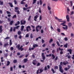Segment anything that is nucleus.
Masks as SVG:
<instances>
[{
  "mask_svg": "<svg viewBox=\"0 0 74 74\" xmlns=\"http://www.w3.org/2000/svg\"><path fill=\"white\" fill-rule=\"evenodd\" d=\"M28 61V60L27 58H25L23 60L24 63H26Z\"/></svg>",
  "mask_w": 74,
  "mask_h": 74,
  "instance_id": "obj_11",
  "label": "nucleus"
},
{
  "mask_svg": "<svg viewBox=\"0 0 74 74\" xmlns=\"http://www.w3.org/2000/svg\"><path fill=\"white\" fill-rule=\"evenodd\" d=\"M60 49L59 48H57L56 49V52L57 53H58Z\"/></svg>",
  "mask_w": 74,
  "mask_h": 74,
  "instance_id": "obj_60",
  "label": "nucleus"
},
{
  "mask_svg": "<svg viewBox=\"0 0 74 74\" xmlns=\"http://www.w3.org/2000/svg\"><path fill=\"white\" fill-rule=\"evenodd\" d=\"M55 18L56 20H58V21L59 22H64V21H61L62 20V19H59L57 16H55Z\"/></svg>",
  "mask_w": 74,
  "mask_h": 74,
  "instance_id": "obj_3",
  "label": "nucleus"
},
{
  "mask_svg": "<svg viewBox=\"0 0 74 74\" xmlns=\"http://www.w3.org/2000/svg\"><path fill=\"white\" fill-rule=\"evenodd\" d=\"M34 49V48L32 47V48H31V47H29V51H31V50H33Z\"/></svg>",
  "mask_w": 74,
  "mask_h": 74,
  "instance_id": "obj_25",
  "label": "nucleus"
},
{
  "mask_svg": "<svg viewBox=\"0 0 74 74\" xmlns=\"http://www.w3.org/2000/svg\"><path fill=\"white\" fill-rule=\"evenodd\" d=\"M62 28L64 30H65V29H66V30H67V29H68V27L67 26H66L65 28L64 27H63Z\"/></svg>",
  "mask_w": 74,
  "mask_h": 74,
  "instance_id": "obj_17",
  "label": "nucleus"
},
{
  "mask_svg": "<svg viewBox=\"0 0 74 74\" xmlns=\"http://www.w3.org/2000/svg\"><path fill=\"white\" fill-rule=\"evenodd\" d=\"M71 58V56L69 55L68 56V58L69 59H70Z\"/></svg>",
  "mask_w": 74,
  "mask_h": 74,
  "instance_id": "obj_64",
  "label": "nucleus"
},
{
  "mask_svg": "<svg viewBox=\"0 0 74 74\" xmlns=\"http://www.w3.org/2000/svg\"><path fill=\"white\" fill-rule=\"evenodd\" d=\"M21 34V32L20 31H18V34L19 35H20Z\"/></svg>",
  "mask_w": 74,
  "mask_h": 74,
  "instance_id": "obj_42",
  "label": "nucleus"
},
{
  "mask_svg": "<svg viewBox=\"0 0 74 74\" xmlns=\"http://www.w3.org/2000/svg\"><path fill=\"white\" fill-rule=\"evenodd\" d=\"M67 51V52H69L70 54H72V49H68Z\"/></svg>",
  "mask_w": 74,
  "mask_h": 74,
  "instance_id": "obj_10",
  "label": "nucleus"
},
{
  "mask_svg": "<svg viewBox=\"0 0 74 74\" xmlns=\"http://www.w3.org/2000/svg\"><path fill=\"white\" fill-rule=\"evenodd\" d=\"M52 53L54 54L55 53V51L54 50H53L52 51Z\"/></svg>",
  "mask_w": 74,
  "mask_h": 74,
  "instance_id": "obj_63",
  "label": "nucleus"
},
{
  "mask_svg": "<svg viewBox=\"0 0 74 74\" xmlns=\"http://www.w3.org/2000/svg\"><path fill=\"white\" fill-rule=\"evenodd\" d=\"M72 23H69L68 24V27H71L72 26Z\"/></svg>",
  "mask_w": 74,
  "mask_h": 74,
  "instance_id": "obj_15",
  "label": "nucleus"
},
{
  "mask_svg": "<svg viewBox=\"0 0 74 74\" xmlns=\"http://www.w3.org/2000/svg\"><path fill=\"white\" fill-rule=\"evenodd\" d=\"M56 43L58 46L59 47L60 46V45L58 41H57L56 42Z\"/></svg>",
  "mask_w": 74,
  "mask_h": 74,
  "instance_id": "obj_33",
  "label": "nucleus"
},
{
  "mask_svg": "<svg viewBox=\"0 0 74 74\" xmlns=\"http://www.w3.org/2000/svg\"><path fill=\"white\" fill-rule=\"evenodd\" d=\"M24 50V48H19L18 49V50H20L21 51H23Z\"/></svg>",
  "mask_w": 74,
  "mask_h": 74,
  "instance_id": "obj_32",
  "label": "nucleus"
},
{
  "mask_svg": "<svg viewBox=\"0 0 74 74\" xmlns=\"http://www.w3.org/2000/svg\"><path fill=\"white\" fill-rule=\"evenodd\" d=\"M68 64L69 62L67 61H66V63H65V62H63V64L64 65H66V64Z\"/></svg>",
  "mask_w": 74,
  "mask_h": 74,
  "instance_id": "obj_28",
  "label": "nucleus"
},
{
  "mask_svg": "<svg viewBox=\"0 0 74 74\" xmlns=\"http://www.w3.org/2000/svg\"><path fill=\"white\" fill-rule=\"evenodd\" d=\"M17 18V16L16 14L14 15L12 17L13 19H14V18Z\"/></svg>",
  "mask_w": 74,
  "mask_h": 74,
  "instance_id": "obj_36",
  "label": "nucleus"
},
{
  "mask_svg": "<svg viewBox=\"0 0 74 74\" xmlns=\"http://www.w3.org/2000/svg\"><path fill=\"white\" fill-rule=\"evenodd\" d=\"M2 26L1 25L0 26V33H1L2 31L3 30L2 29Z\"/></svg>",
  "mask_w": 74,
  "mask_h": 74,
  "instance_id": "obj_23",
  "label": "nucleus"
},
{
  "mask_svg": "<svg viewBox=\"0 0 74 74\" xmlns=\"http://www.w3.org/2000/svg\"><path fill=\"white\" fill-rule=\"evenodd\" d=\"M43 3V2L41 0H40V5H42V4Z\"/></svg>",
  "mask_w": 74,
  "mask_h": 74,
  "instance_id": "obj_40",
  "label": "nucleus"
},
{
  "mask_svg": "<svg viewBox=\"0 0 74 74\" xmlns=\"http://www.w3.org/2000/svg\"><path fill=\"white\" fill-rule=\"evenodd\" d=\"M39 17L38 16V15H36L35 16H34V20L35 21H37V19H38Z\"/></svg>",
  "mask_w": 74,
  "mask_h": 74,
  "instance_id": "obj_7",
  "label": "nucleus"
},
{
  "mask_svg": "<svg viewBox=\"0 0 74 74\" xmlns=\"http://www.w3.org/2000/svg\"><path fill=\"white\" fill-rule=\"evenodd\" d=\"M29 37V35L28 34H27L25 36V38H28Z\"/></svg>",
  "mask_w": 74,
  "mask_h": 74,
  "instance_id": "obj_53",
  "label": "nucleus"
},
{
  "mask_svg": "<svg viewBox=\"0 0 74 74\" xmlns=\"http://www.w3.org/2000/svg\"><path fill=\"white\" fill-rule=\"evenodd\" d=\"M13 31V27H11L10 29V32H12Z\"/></svg>",
  "mask_w": 74,
  "mask_h": 74,
  "instance_id": "obj_48",
  "label": "nucleus"
},
{
  "mask_svg": "<svg viewBox=\"0 0 74 74\" xmlns=\"http://www.w3.org/2000/svg\"><path fill=\"white\" fill-rule=\"evenodd\" d=\"M53 41V40L52 38L50 39V40L49 41V43H51Z\"/></svg>",
  "mask_w": 74,
  "mask_h": 74,
  "instance_id": "obj_43",
  "label": "nucleus"
},
{
  "mask_svg": "<svg viewBox=\"0 0 74 74\" xmlns=\"http://www.w3.org/2000/svg\"><path fill=\"white\" fill-rule=\"evenodd\" d=\"M3 1H1V0H0V5H3Z\"/></svg>",
  "mask_w": 74,
  "mask_h": 74,
  "instance_id": "obj_26",
  "label": "nucleus"
},
{
  "mask_svg": "<svg viewBox=\"0 0 74 74\" xmlns=\"http://www.w3.org/2000/svg\"><path fill=\"white\" fill-rule=\"evenodd\" d=\"M13 23H14L13 21H11L10 22V25H12Z\"/></svg>",
  "mask_w": 74,
  "mask_h": 74,
  "instance_id": "obj_18",
  "label": "nucleus"
},
{
  "mask_svg": "<svg viewBox=\"0 0 74 74\" xmlns=\"http://www.w3.org/2000/svg\"><path fill=\"white\" fill-rule=\"evenodd\" d=\"M31 26L32 28L33 29H35V27L34 26H33L32 25H31Z\"/></svg>",
  "mask_w": 74,
  "mask_h": 74,
  "instance_id": "obj_47",
  "label": "nucleus"
},
{
  "mask_svg": "<svg viewBox=\"0 0 74 74\" xmlns=\"http://www.w3.org/2000/svg\"><path fill=\"white\" fill-rule=\"evenodd\" d=\"M24 27H24V26L22 25L21 26V31H23V30H24Z\"/></svg>",
  "mask_w": 74,
  "mask_h": 74,
  "instance_id": "obj_13",
  "label": "nucleus"
},
{
  "mask_svg": "<svg viewBox=\"0 0 74 74\" xmlns=\"http://www.w3.org/2000/svg\"><path fill=\"white\" fill-rule=\"evenodd\" d=\"M51 56V54H49V55H46V57H50Z\"/></svg>",
  "mask_w": 74,
  "mask_h": 74,
  "instance_id": "obj_34",
  "label": "nucleus"
},
{
  "mask_svg": "<svg viewBox=\"0 0 74 74\" xmlns=\"http://www.w3.org/2000/svg\"><path fill=\"white\" fill-rule=\"evenodd\" d=\"M9 44L10 46H11L12 45V41L11 40H10Z\"/></svg>",
  "mask_w": 74,
  "mask_h": 74,
  "instance_id": "obj_29",
  "label": "nucleus"
},
{
  "mask_svg": "<svg viewBox=\"0 0 74 74\" xmlns=\"http://www.w3.org/2000/svg\"><path fill=\"white\" fill-rule=\"evenodd\" d=\"M41 56L42 57V59L43 60H45L46 59V57L45 56L44 53H42Z\"/></svg>",
  "mask_w": 74,
  "mask_h": 74,
  "instance_id": "obj_8",
  "label": "nucleus"
},
{
  "mask_svg": "<svg viewBox=\"0 0 74 74\" xmlns=\"http://www.w3.org/2000/svg\"><path fill=\"white\" fill-rule=\"evenodd\" d=\"M17 62V60H13V63H16Z\"/></svg>",
  "mask_w": 74,
  "mask_h": 74,
  "instance_id": "obj_41",
  "label": "nucleus"
},
{
  "mask_svg": "<svg viewBox=\"0 0 74 74\" xmlns=\"http://www.w3.org/2000/svg\"><path fill=\"white\" fill-rule=\"evenodd\" d=\"M33 35L32 34H30V38L31 39H32L33 38Z\"/></svg>",
  "mask_w": 74,
  "mask_h": 74,
  "instance_id": "obj_46",
  "label": "nucleus"
},
{
  "mask_svg": "<svg viewBox=\"0 0 74 74\" xmlns=\"http://www.w3.org/2000/svg\"><path fill=\"white\" fill-rule=\"evenodd\" d=\"M14 27L16 29H18V28L19 27V26H17L16 27Z\"/></svg>",
  "mask_w": 74,
  "mask_h": 74,
  "instance_id": "obj_56",
  "label": "nucleus"
},
{
  "mask_svg": "<svg viewBox=\"0 0 74 74\" xmlns=\"http://www.w3.org/2000/svg\"><path fill=\"white\" fill-rule=\"evenodd\" d=\"M66 18L67 19V22H70V18H69V16L68 15H66Z\"/></svg>",
  "mask_w": 74,
  "mask_h": 74,
  "instance_id": "obj_9",
  "label": "nucleus"
},
{
  "mask_svg": "<svg viewBox=\"0 0 74 74\" xmlns=\"http://www.w3.org/2000/svg\"><path fill=\"white\" fill-rule=\"evenodd\" d=\"M63 64V62H61L60 63V65H59V71L61 73H63V69H62V64Z\"/></svg>",
  "mask_w": 74,
  "mask_h": 74,
  "instance_id": "obj_1",
  "label": "nucleus"
},
{
  "mask_svg": "<svg viewBox=\"0 0 74 74\" xmlns=\"http://www.w3.org/2000/svg\"><path fill=\"white\" fill-rule=\"evenodd\" d=\"M51 71L53 73H55V70L53 69V68H51Z\"/></svg>",
  "mask_w": 74,
  "mask_h": 74,
  "instance_id": "obj_31",
  "label": "nucleus"
},
{
  "mask_svg": "<svg viewBox=\"0 0 74 74\" xmlns=\"http://www.w3.org/2000/svg\"><path fill=\"white\" fill-rule=\"evenodd\" d=\"M48 10H51V8L50 7V6H48Z\"/></svg>",
  "mask_w": 74,
  "mask_h": 74,
  "instance_id": "obj_59",
  "label": "nucleus"
},
{
  "mask_svg": "<svg viewBox=\"0 0 74 74\" xmlns=\"http://www.w3.org/2000/svg\"><path fill=\"white\" fill-rule=\"evenodd\" d=\"M40 71L39 72V73H42V72H43V70H42V69H40Z\"/></svg>",
  "mask_w": 74,
  "mask_h": 74,
  "instance_id": "obj_45",
  "label": "nucleus"
},
{
  "mask_svg": "<svg viewBox=\"0 0 74 74\" xmlns=\"http://www.w3.org/2000/svg\"><path fill=\"white\" fill-rule=\"evenodd\" d=\"M9 45V44L8 43H7L5 44L4 45V47H7V46H8Z\"/></svg>",
  "mask_w": 74,
  "mask_h": 74,
  "instance_id": "obj_27",
  "label": "nucleus"
},
{
  "mask_svg": "<svg viewBox=\"0 0 74 74\" xmlns=\"http://www.w3.org/2000/svg\"><path fill=\"white\" fill-rule=\"evenodd\" d=\"M52 57L53 58V59H54L55 58V56L53 54H52Z\"/></svg>",
  "mask_w": 74,
  "mask_h": 74,
  "instance_id": "obj_38",
  "label": "nucleus"
},
{
  "mask_svg": "<svg viewBox=\"0 0 74 74\" xmlns=\"http://www.w3.org/2000/svg\"><path fill=\"white\" fill-rule=\"evenodd\" d=\"M14 12H16L17 13V15L20 14L19 11L18 10H14Z\"/></svg>",
  "mask_w": 74,
  "mask_h": 74,
  "instance_id": "obj_16",
  "label": "nucleus"
},
{
  "mask_svg": "<svg viewBox=\"0 0 74 74\" xmlns=\"http://www.w3.org/2000/svg\"><path fill=\"white\" fill-rule=\"evenodd\" d=\"M15 10H19V8L18 7H16L15 8Z\"/></svg>",
  "mask_w": 74,
  "mask_h": 74,
  "instance_id": "obj_54",
  "label": "nucleus"
},
{
  "mask_svg": "<svg viewBox=\"0 0 74 74\" xmlns=\"http://www.w3.org/2000/svg\"><path fill=\"white\" fill-rule=\"evenodd\" d=\"M68 70H69V69H68V68H67V67L64 68V70L65 71H68Z\"/></svg>",
  "mask_w": 74,
  "mask_h": 74,
  "instance_id": "obj_50",
  "label": "nucleus"
},
{
  "mask_svg": "<svg viewBox=\"0 0 74 74\" xmlns=\"http://www.w3.org/2000/svg\"><path fill=\"white\" fill-rule=\"evenodd\" d=\"M31 17H32V16H29V18L28 19V21H30L31 18Z\"/></svg>",
  "mask_w": 74,
  "mask_h": 74,
  "instance_id": "obj_30",
  "label": "nucleus"
},
{
  "mask_svg": "<svg viewBox=\"0 0 74 74\" xmlns=\"http://www.w3.org/2000/svg\"><path fill=\"white\" fill-rule=\"evenodd\" d=\"M38 28H39V29H41L42 28V26L38 25L36 27V30L37 32H38L39 31V30L38 29Z\"/></svg>",
  "mask_w": 74,
  "mask_h": 74,
  "instance_id": "obj_2",
  "label": "nucleus"
},
{
  "mask_svg": "<svg viewBox=\"0 0 74 74\" xmlns=\"http://www.w3.org/2000/svg\"><path fill=\"white\" fill-rule=\"evenodd\" d=\"M45 42V40L44 39L42 40V44H43Z\"/></svg>",
  "mask_w": 74,
  "mask_h": 74,
  "instance_id": "obj_61",
  "label": "nucleus"
},
{
  "mask_svg": "<svg viewBox=\"0 0 74 74\" xmlns=\"http://www.w3.org/2000/svg\"><path fill=\"white\" fill-rule=\"evenodd\" d=\"M24 1L22 0L21 1V4H26V3L24 2Z\"/></svg>",
  "mask_w": 74,
  "mask_h": 74,
  "instance_id": "obj_20",
  "label": "nucleus"
},
{
  "mask_svg": "<svg viewBox=\"0 0 74 74\" xmlns=\"http://www.w3.org/2000/svg\"><path fill=\"white\" fill-rule=\"evenodd\" d=\"M66 23L65 22H64L62 23H61L60 24V25H62V26H63V27H65L66 26V25L64 24H65V23Z\"/></svg>",
  "mask_w": 74,
  "mask_h": 74,
  "instance_id": "obj_14",
  "label": "nucleus"
},
{
  "mask_svg": "<svg viewBox=\"0 0 74 74\" xmlns=\"http://www.w3.org/2000/svg\"><path fill=\"white\" fill-rule=\"evenodd\" d=\"M20 44H18L16 46V47L18 49V50H19V49H20Z\"/></svg>",
  "mask_w": 74,
  "mask_h": 74,
  "instance_id": "obj_19",
  "label": "nucleus"
},
{
  "mask_svg": "<svg viewBox=\"0 0 74 74\" xmlns=\"http://www.w3.org/2000/svg\"><path fill=\"white\" fill-rule=\"evenodd\" d=\"M64 40L65 41H67V40H68V39H67V37H65L64 38Z\"/></svg>",
  "mask_w": 74,
  "mask_h": 74,
  "instance_id": "obj_55",
  "label": "nucleus"
},
{
  "mask_svg": "<svg viewBox=\"0 0 74 74\" xmlns=\"http://www.w3.org/2000/svg\"><path fill=\"white\" fill-rule=\"evenodd\" d=\"M38 47V45L37 44H35L34 45H33V48H36V47Z\"/></svg>",
  "mask_w": 74,
  "mask_h": 74,
  "instance_id": "obj_22",
  "label": "nucleus"
},
{
  "mask_svg": "<svg viewBox=\"0 0 74 74\" xmlns=\"http://www.w3.org/2000/svg\"><path fill=\"white\" fill-rule=\"evenodd\" d=\"M57 31L58 32H61V29L58 28L57 29Z\"/></svg>",
  "mask_w": 74,
  "mask_h": 74,
  "instance_id": "obj_39",
  "label": "nucleus"
},
{
  "mask_svg": "<svg viewBox=\"0 0 74 74\" xmlns=\"http://www.w3.org/2000/svg\"><path fill=\"white\" fill-rule=\"evenodd\" d=\"M54 68L55 70H57L58 69L59 67L58 66H56L54 67Z\"/></svg>",
  "mask_w": 74,
  "mask_h": 74,
  "instance_id": "obj_35",
  "label": "nucleus"
},
{
  "mask_svg": "<svg viewBox=\"0 0 74 74\" xmlns=\"http://www.w3.org/2000/svg\"><path fill=\"white\" fill-rule=\"evenodd\" d=\"M58 59V56H56V58L55 59V61H56Z\"/></svg>",
  "mask_w": 74,
  "mask_h": 74,
  "instance_id": "obj_51",
  "label": "nucleus"
},
{
  "mask_svg": "<svg viewBox=\"0 0 74 74\" xmlns=\"http://www.w3.org/2000/svg\"><path fill=\"white\" fill-rule=\"evenodd\" d=\"M40 65V62H38L37 63V64L36 65L37 66H39Z\"/></svg>",
  "mask_w": 74,
  "mask_h": 74,
  "instance_id": "obj_49",
  "label": "nucleus"
},
{
  "mask_svg": "<svg viewBox=\"0 0 74 74\" xmlns=\"http://www.w3.org/2000/svg\"><path fill=\"white\" fill-rule=\"evenodd\" d=\"M28 29H29V31L31 30V27L29 26H28L26 28V31H27V32H28L29 31V30Z\"/></svg>",
  "mask_w": 74,
  "mask_h": 74,
  "instance_id": "obj_5",
  "label": "nucleus"
},
{
  "mask_svg": "<svg viewBox=\"0 0 74 74\" xmlns=\"http://www.w3.org/2000/svg\"><path fill=\"white\" fill-rule=\"evenodd\" d=\"M14 4H16L17 3V2L16 0H14Z\"/></svg>",
  "mask_w": 74,
  "mask_h": 74,
  "instance_id": "obj_57",
  "label": "nucleus"
},
{
  "mask_svg": "<svg viewBox=\"0 0 74 74\" xmlns=\"http://www.w3.org/2000/svg\"><path fill=\"white\" fill-rule=\"evenodd\" d=\"M47 70V66H45L44 68V71H46Z\"/></svg>",
  "mask_w": 74,
  "mask_h": 74,
  "instance_id": "obj_52",
  "label": "nucleus"
},
{
  "mask_svg": "<svg viewBox=\"0 0 74 74\" xmlns=\"http://www.w3.org/2000/svg\"><path fill=\"white\" fill-rule=\"evenodd\" d=\"M36 1H37V0H33V4H35V3H36Z\"/></svg>",
  "mask_w": 74,
  "mask_h": 74,
  "instance_id": "obj_44",
  "label": "nucleus"
},
{
  "mask_svg": "<svg viewBox=\"0 0 74 74\" xmlns=\"http://www.w3.org/2000/svg\"><path fill=\"white\" fill-rule=\"evenodd\" d=\"M68 46V43H66V44H65L64 45V47L65 48H67V47Z\"/></svg>",
  "mask_w": 74,
  "mask_h": 74,
  "instance_id": "obj_21",
  "label": "nucleus"
},
{
  "mask_svg": "<svg viewBox=\"0 0 74 74\" xmlns=\"http://www.w3.org/2000/svg\"><path fill=\"white\" fill-rule=\"evenodd\" d=\"M7 19L8 21V22H10V21L11 19H10V18H8Z\"/></svg>",
  "mask_w": 74,
  "mask_h": 74,
  "instance_id": "obj_62",
  "label": "nucleus"
},
{
  "mask_svg": "<svg viewBox=\"0 0 74 74\" xmlns=\"http://www.w3.org/2000/svg\"><path fill=\"white\" fill-rule=\"evenodd\" d=\"M32 63L34 65H36L37 64V61L36 60H34Z\"/></svg>",
  "mask_w": 74,
  "mask_h": 74,
  "instance_id": "obj_4",
  "label": "nucleus"
},
{
  "mask_svg": "<svg viewBox=\"0 0 74 74\" xmlns=\"http://www.w3.org/2000/svg\"><path fill=\"white\" fill-rule=\"evenodd\" d=\"M14 37L15 39H17V35H15L14 36Z\"/></svg>",
  "mask_w": 74,
  "mask_h": 74,
  "instance_id": "obj_58",
  "label": "nucleus"
},
{
  "mask_svg": "<svg viewBox=\"0 0 74 74\" xmlns=\"http://www.w3.org/2000/svg\"><path fill=\"white\" fill-rule=\"evenodd\" d=\"M10 62L8 61L7 62V64H6V66H8L10 65Z\"/></svg>",
  "mask_w": 74,
  "mask_h": 74,
  "instance_id": "obj_24",
  "label": "nucleus"
},
{
  "mask_svg": "<svg viewBox=\"0 0 74 74\" xmlns=\"http://www.w3.org/2000/svg\"><path fill=\"white\" fill-rule=\"evenodd\" d=\"M26 23V21H23V20H21V25H25Z\"/></svg>",
  "mask_w": 74,
  "mask_h": 74,
  "instance_id": "obj_6",
  "label": "nucleus"
},
{
  "mask_svg": "<svg viewBox=\"0 0 74 74\" xmlns=\"http://www.w3.org/2000/svg\"><path fill=\"white\" fill-rule=\"evenodd\" d=\"M8 4L10 6V7H13L14 6L12 3L11 2H9L8 3Z\"/></svg>",
  "mask_w": 74,
  "mask_h": 74,
  "instance_id": "obj_12",
  "label": "nucleus"
},
{
  "mask_svg": "<svg viewBox=\"0 0 74 74\" xmlns=\"http://www.w3.org/2000/svg\"><path fill=\"white\" fill-rule=\"evenodd\" d=\"M24 56V54H22L21 55H20V56H19V58H22Z\"/></svg>",
  "mask_w": 74,
  "mask_h": 74,
  "instance_id": "obj_37",
  "label": "nucleus"
}]
</instances>
